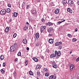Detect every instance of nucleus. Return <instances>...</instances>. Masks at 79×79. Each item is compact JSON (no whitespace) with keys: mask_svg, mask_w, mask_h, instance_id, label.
<instances>
[{"mask_svg":"<svg viewBox=\"0 0 79 79\" xmlns=\"http://www.w3.org/2000/svg\"><path fill=\"white\" fill-rule=\"evenodd\" d=\"M17 44L16 43H15L14 45L12 46L10 49V51L11 52H14L16 49Z\"/></svg>","mask_w":79,"mask_h":79,"instance_id":"obj_1","label":"nucleus"},{"mask_svg":"<svg viewBox=\"0 0 79 79\" xmlns=\"http://www.w3.org/2000/svg\"><path fill=\"white\" fill-rule=\"evenodd\" d=\"M46 27L45 26H41L40 28V31L41 33H42L43 31H44V29H45L46 28Z\"/></svg>","mask_w":79,"mask_h":79,"instance_id":"obj_2","label":"nucleus"},{"mask_svg":"<svg viewBox=\"0 0 79 79\" xmlns=\"http://www.w3.org/2000/svg\"><path fill=\"white\" fill-rule=\"evenodd\" d=\"M0 13L1 15H4L6 14V10L2 9L0 11Z\"/></svg>","mask_w":79,"mask_h":79,"instance_id":"obj_3","label":"nucleus"},{"mask_svg":"<svg viewBox=\"0 0 79 79\" xmlns=\"http://www.w3.org/2000/svg\"><path fill=\"white\" fill-rule=\"evenodd\" d=\"M68 2L70 5H74V2L73 0H69Z\"/></svg>","mask_w":79,"mask_h":79,"instance_id":"obj_4","label":"nucleus"},{"mask_svg":"<svg viewBox=\"0 0 79 79\" xmlns=\"http://www.w3.org/2000/svg\"><path fill=\"white\" fill-rule=\"evenodd\" d=\"M57 56H56V59H58V58H59V57L58 56H60V55H61V52L60 51H58L57 52Z\"/></svg>","mask_w":79,"mask_h":79,"instance_id":"obj_5","label":"nucleus"},{"mask_svg":"<svg viewBox=\"0 0 79 79\" xmlns=\"http://www.w3.org/2000/svg\"><path fill=\"white\" fill-rule=\"evenodd\" d=\"M10 28V27H7L4 30V31L6 32V33H8V31H9V29Z\"/></svg>","mask_w":79,"mask_h":79,"instance_id":"obj_6","label":"nucleus"},{"mask_svg":"<svg viewBox=\"0 0 79 79\" xmlns=\"http://www.w3.org/2000/svg\"><path fill=\"white\" fill-rule=\"evenodd\" d=\"M48 42L50 44H52L53 43V40L52 39H51L48 40Z\"/></svg>","mask_w":79,"mask_h":79,"instance_id":"obj_7","label":"nucleus"},{"mask_svg":"<svg viewBox=\"0 0 79 79\" xmlns=\"http://www.w3.org/2000/svg\"><path fill=\"white\" fill-rule=\"evenodd\" d=\"M31 12L32 14L34 15H35L37 13V11H36V10H31Z\"/></svg>","mask_w":79,"mask_h":79,"instance_id":"obj_8","label":"nucleus"},{"mask_svg":"<svg viewBox=\"0 0 79 79\" xmlns=\"http://www.w3.org/2000/svg\"><path fill=\"white\" fill-rule=\"evenodd\" d=\"M46 25L47 26H53V24L52 23L48 22L46 23Z\"/></svg>","mask_w":79,"mask_h":79,"instance_id":"obj_9","label":"nucleus"},{"mask_svg":"<svg viewBox=\"0 0 79 79\" xmlns=\"http://www.w3.org/2000/svg\"><path fill=\"white\" fill-rule=\"evenodd\" d=\"M67 11H69V13H73V10L71 9V8H69L67 9Z\"/></svg>","mask_w":79,"mask_h":79,"instance_id":"obj_10","label":"nucleus"},{"mask_svg":"<svg viewBox=\"0 0 79 79\" xmlns=\"http://www.w3.org/2000/svg\"><path fill=\"white\" fill-rule=\"evenodd\" d=\"M60 12V9H57L55 11V14H58Z\"/></svg>","mask_w":79,"mask_h":79,"instance_id":"obj_11","label":"nucleus"},{"mask_svg":"<svg viewBox=\"0 0 79 79\" xmlns=\"http://www.w3.org/2000/svg\"><path fill=\"white\" fill-rule=\"evenodd\" d=\"M74 66L73 64H72L70 65V69L71 71L73 70V68H74Z\"/></svg>","mask_w":79,"mask_h":79,"instance_id":"obj_12","label":"nucleus"},{"mask_svg":"<svg viewBox=\"0 0 79 79\" xmlns=\"http://www.w3.org/2000/svg\"><path fill=\"white\" fill-rule=\"evenodd\" d=\"M23 43L24 44H27V40L26 39H24L23 40Z\"/></svg>","mask_w":79,"mask_h":79,"instance_id":"obj_13","label":"nucleus"},{"mask_svg":"<svg viewBox=\"0 0 79 79\" xmlns=\"http://www.w3.org/2000/svg\"><path fill=\"white\" fill-rule=\"evenodd\" d=\"M33 60L35 62H37V61H38V59L36 57H33Z\"/></svg>","mask_w":79,"mask_h":79,"instance_id":"obj_14","label":"nucleus"},{"mask_svg":"<svg viewBox=\"0 0 79 79\" xmlns=\"http://www.w3.org/2000/svg\"><path fill=\"white\" fill-rule=\"evenodd\" d=\"M35 37L36 39H39V33H37L36 34Z\"/></svg>","mask_w":79,"mask_h":79,"instance_id":"obj_15","label":"nucleus"},{"mask_svg":"<svg viewBox=\"0 0 79 79\" xmlns=\"http://www.w3.org/2000/svg\"><path fill=\"white\" fill-rule=\"evenodd\" d=\"M56 56L55 54H51L50 56L51 58H53V57H56Z\"/></svg>","mask_w":79,"mask_h":79,"instance_id":"obj_16","label":"nucleus"},{"mask_svg":"<svg viewBox=\"0 0 79 79\" xmlns=\"http://www.w3.org/2000/svg\"><path fill=\"white\" fill-rule=\"evenodd\" d=\"M52 67L54 68H57V65H56V64L55 63L53 64H52Z\"/></svg>","mask_w":79,"mask_h":79,"instance_id":"obj_17","label":"nucleus"},{"mask_svg":"<svg viewBox=\"0 0 79 79\" xmlns=\"http://www.w3.org/2000/svg\"><path fill=\"white\" fill-rule=\"evenodd\" d=\"M62 3L63 5H65L67 3V1L66 0H63L62 1Z\"/></svg>","mask_w":79,"mask_h":79,"instance_id":"obj_18","label":"nucleus"},{"mask_svg":"<svg viewBox=\"0 0 79 79\" xmlns=\"http://www.w3.org/2000/svg\"><path fill=\"white\" fill-rule=\"evenodd\" d=\"M53 31V28L52 27H51L48 29V32H51V31Z\"/></svg>","mask_w":79,"mask_h":79,"instance_id":"obj_19","label":"nucleus"},{"mask_svg":"<svg viewBox=\"0 0 79 79\" xmlns=\"http://www.w3.org/2000/svg\"><path fill=\"white\" fill-rule=\"evenodd\" d=\"M13 15L14 17H17V16H18V13L14 12Z\"/></svg>","mask_w":79,"mask_h":79,"instance_id":"obj_20","label":"nucleus"},{"mask_svg":"<svg viewBox=\"0 0 79 79\" xmlns=\"http://www.w3.org/2000/svg\"><path fill=\"white\" fill-rule=\"evenodd\" d=\"M77 40L76 39V38H73L72 39V41L73 42H76Z\"/></svg>","mask_w":79,"mask_h":79,"instance_id":"obj_21","label":"nucleus"},{"mask_svg":"<svg viewBox=\"0 0 79 79\" xmlns=\"http://www.w3.org/2000/svg\"><path fill=\"white\" fill-rule=\"evenodd\" d=\"M29 74H30V75H31V76H33L34 75V73H32V71H30L29 72Z\"/></svg>","mask_w":79,"mask_h":79,"instance_id":"obj_22","label":"nucleus"},{"mask_svg":"<svg viewBox=\"0 0 79 79\" xmlns=\"http://www.w3.org/2000/svg\"><path fill=\"white\" fill-rule=\"evenodd\" d=\"M1 73L2 74H4V73H5V71L3 70V69H2L1 70Z\"/></svg>","mask_w":79,"mask_h":79,"instance_id":"obj_23","label":"nucleus"},{"mask_svg":"<svg viewBox=\"0 0 79 79\" xmlns=\"http://www.w3.org/2000/svg\"><path fill=\"white\" fill-rule=\"evenodd\" d=\"M11 11V10L10 9L8 8L7 9V13H10Z\"/></svg>","mask_w":79,"mask_h":79,"instance_id":"obj_24","label":"nucleus"},{"mask_svg":"<svg viewBox=\"0 0 79 79\" xmlns=\"http://www.w3.org/2000/svg\"><path fill=\"white\" fill-rule=\"evenodd\" d=\"M30 7V5H28L27 6L26 9L27 10H28L29 8V7Z\"/></svg>","mask_w":79,"mask_h":79,"instance_id":"obj_25","label":"nucleus"},{"mask_svg":"<svg viewBox=\"0 0 79 79\" xmlns=\"http://www.w3.org/2000/svg\"><path fill=\"white\" fill-rule=\"evenodd\" d=\"M17 35V34H16V33H14L13 35V38H15V37H16Z\"/></svg>","mask_w":79,"mask_h":79,"instance_id":"obj_26","label":"nucleus"},{"mask_svg":"<svg viewBox=\"0 0 79 79\" xmlns=\"http://www.w3.org/2000/svg\"><path fill=\"white\" fill-rule=\"evenodd\" d=\"M0 58L1 60H3L4 59V56L3 55H1L0 56Z\"/></svg>","mask_w":79,"mask_h":79,"instance_id":"obj_27","label":"nucleus"},{"mask_svg":"<svg viewBox=\"0 0 79 79\" xmlns=\"http://www.w3.org/2000/svg\"><path fill=\"white\" fill-rule=\"evenodd\" d=\"M45 76H46V77H48V76L49 75V73H46L45 74Z\"/></svg>","mask_w":79,"mask_h":79,"instance_id":"obj_28","label":"nucleus"},{"mask_svg":"<svg viewBox=\"0 0 79 79\" xmlns=\"http://www.w3.org/2000/svg\"><path fill=\"white\" fill-rule=\"evenodd\" d=\"M37 75L38 76H40V72L39 71L37 72Z\"/></svg>","mask_w":79,"mask_h":79,"instance_id":"obj_29","label":"nucleus"},{"mask_svg":"<svg viewBox=\"0 0 79 79\" xmlns=\"http://www.w3.org/2000/svg\"><path fill=\"white\" fill-rule=\"evenodd\" d=\"M18 56H20L21 55V52H19L17 54Z\"/></svg>","mask_w":79,"mask_h":79,"instance_id":"obj_30","label":"nucleus"},{"mask_svg":"<svg viewBox=\"0 0 79 79\" xmlns=\"http://www.w3.org/2000/svg\"><path fill=\"white\" fill-rule=\"evenodd\" d=\"M27 26H25L23 28L24 30H27Z\"/></svg>","mask_w":79,"mask_h":79,"instance_id":"obj_31","label":"nucleus"},{"mask_svg":"<svg viewBox=\"0 0 79 79\" xmlns=\"http://www.w3.org/2000/svg\"><path fill=\"white\" fill-rule=\"evenodd\" d=\"M28 63V60H26V61L25 62V64H26L25 66H26L27 64Z\"/></svg>","mask_w":79,"mask_h":79,"instance_id":"obj_32","label":"nucleus"},{"mask_svg":"<svg viewBox=\"0 0 79 79\" xmlns=\"http://www.w3.org/2000/svg\"><path fill=\"white\" fill-rule=\"evenodd\" d=\"M25 5H26V4H25V3L23 2V3L22 4V7L23 8V6H24Z\"/></svg>","mask_w":79,"mask_h":79,"instance_id":"obj_33","label":"nucleus"},{"mask_svg":"<svg viewBox=\"0 0 79 79\" xmlns=\"http://www.w3.org/2000/svg\"><path fill=\"white\" fill-rule=\"evenodd\" d=\"M49 79H53V75H51V76H50Z\"/></svg>","mask_w":79,"mask_h":79,"instance_id":"obj_34","label":"nucleus"},{"mask_svg":"<svg viewBox=\"0 0 79 79\" xmlns=\"http://www.w3.org/2000/svg\"><path fill=\"white\" fill-rule=\"evenodd\" d=\"M7 6L8 7H11V4L10 3H7Z\"/></svg>","mask_w":79,"mask_h":79,"instance_id":"obj_35","label":"nucleus"},{"mask_svg":"<svg viewBox=\"0 0 79 79\" xmlns=\"http://www.w3.org/2000/svg\"><path fill=\"white\" fill-rule=\"evenodd\" d=\"M43 69L44 70V71L47 72L48 71V69H47L46 68H44Z\"/></svg>","mask_w":79,"mask_h":79,"instance_id":"obj_36","label":"nucleus"},{"mask_svg":"<svg viewBox=\"0 0 79 79\" xmlns=\"http://www.w3.org/2000/svg\"><path fill=\"white\" fill-rule=\"evenodd\" d=\"M41 22H42V23H44V22H45V20L44 19L42 18L41 19Z\"/></svg>","mask_w":79,"mask_h":79,"instance_id":"obj_37","label":"nucleus"},{"mask_svg":"<svg viewBox=\"0 0 79 79\" xmlns=\"http://www.w3.org/2000/svg\"><path fill=\"white\" fill-rule=\"evenodd\" d=\"M29 26H30L29 27L30 29H31V30H32V31H33V29L32 28V27L30 25H29Z\"/></svg>","mask_w":79,"mask_h":79,"instance_id":"obj_38","label":"nucleus"},{"mask_svg":"<svg viewBox=\"0 0 79 79\" xmlns=\"http://www.w3.org/2000/svg\"><path fill=\"white\" fill-rule=\"evenodd\" d=\"M55 55L56 56L57 55V54H58V52H57V51H55Z\"/></svg>","mask_w":79,"mask_h":79,"instance_id":"obj_39","label":"nucleus"},{"mask_svg":"<svg viewBox=\"0 0 79 79\" xmlns=\"http://www.w3.org/2000/svg\"><path fill=\"white\" fill-rule=\"evenodd\" d=\"M58 44H59V45H61V44H62V42L61 41L60 42H58Z\"/></svg>","mask_w":79,"mask_h":79,"instance_id":"obj_40","label":"nucleus"},{"mask_svg":"<svg viewBox=\"0 0 79 79\" xmlns=\"http://www.w3.org/2000/svg\"><path fill=\"white\" fill-rule=\"evenodd\" d=\"M55 45H56V46H58L59 45L58 44V42H56L55 44Z\"/></svg>","mask_w":79,"mask_h":79,"instance_id":"obj_41","label":"nucleus"},{"mask_svg":"<svg viewBox=\"0 0 79 79\" xmlns=\"http://www.w3.org/2000/svg\"><path fill=\"white\" fill-rule=\"evenodd\" d=\"M68 35L69 37H72V35L70 34H68Z\"/></svg>","mask_w":79,"mask_h":79,"instance_id":"obj_42","label":"nucleus"},{"mask_svg":"<svg viewBox=\"0 0 79 79\" xmlns=\"http://www.w3.org/2000/svg\"><path fill=\"white\" fill-rule=\"evenodd\" d=\"M2 65L3 67H5V66H6V64H5V63H3Z\"/></svg>","mask_w":79,"mask_h":79,"instance_id":"obj_43","label":"nucleus"},{"mask_svg":"<svg viewBox=\"0 0 79 79\" xmlns=\"http://www.w3.org/2000/svg\"><path fill=\"white\" fill-rule=\"evenodd\" d=\"M61 48H62V47H61V46H60L59 47V49L60 50H61Z\"/></svg>","mask_w":79,"mask_h":79,"instance_id":"obj_44","label":"nucleus"},{"mask_svg":"<svg viewBox=\"0 0 79 79\" xmlns=\"http://www.w3.org/2000/svg\"><path fill=\"white\" fill-rule=\"evenodd\" d=\"M63 21H58V23L59 24H60V23H61Z\"/></svg>","mask_w":79,"mask_h":79,"instance_id":"obj_45","label":"nucleus"},{"mask_svg":"<svg viewBox=\"0 0 79 79\" xmlns=\"http://www.w3.org/2000/svg\"><path fill=\"white\" fill-rule=\"evenodd\" d=\"M79 61V57H78L76 59V61Z\"/></svg>","mask_w":79,"mask_h":79,"instance_id":"obj_46","label":"nucleus"},{"mask_svg":"<svg viewBox=\"0 0 79 79\" xmlns=\"http://www.w3.org/2000/svg\"><path fill=\"white\" fill-rule=\"evenodd\" d=\"M53 78L54 79H56V76H53Z\"/></svg>","mask_w":79,"mask_h":79,"instance_id":"obj_47","label":"nucleus"},{"mask_svg":"<svg viewBox=\"0 0 79 79\" xmlns=\"http://www.w3.org/2000/svg\"><path fill=\"white\" fill-rule=\"evenodd\" d=\"M37 66H38V69H39L40 68H41V67L39 65H37Z\"/></svg>","mask_w":79,"mask_h":79,"instance_id":"obj_48","label":"nucleus"},{"mask_svg":"<svg viewBox=\"0 0 79 79\" xmlns=\"http://www.w3.org/2000/svg\"><path fill=\"white\" fill-rule=\"evenodd\" d=\"M39 43H36V46L37 47L39 46Z\"/></svg>","mask_w":79,"mask_h":79,"instance_id":"obj_49","label":"nucleus"},{"mask_svg":"<svg viewBox=\"0 0 79 79\" xmlns=\"http://www.w3.org/2000/svg\"><path fill=\"white\" fill-rule=\"evenodd\" d=\"M75 31H76V32L77 31V28H76L75 29Z\"/></svg>","mask_w":79,"mask_h":79,"instance_id":"obj_50","label":"nucleus"},{"mask_svg":"<svg viewBox=\"0 0 79 79\" xmlns=\"http://www.w3.org/2000/svg\"><path fill=\"white\" fill-rule=\"evenodd\" d=\"M18 61V58H16L15 59V61Z\"/></svg>","mask_w":79,"mask_h":79,"instance_id":"obj_51","label":"nucleus"},{"mask_svg":"<svg viewBox=\"0 0 79 79\" xmlns=\"http://www.w3.org/2000/svg\"><path fill=\"white\" fill-rule=\"evenodd\" d=\"M27 50H29V48L28 47H27Z\"/></svg>","mask_w":79,"mask_h":79,"instance_id":"obj_52","label":"nucleus"},{"mask_svg":"<svg viewBox=\"0 0 79 79\" xmlns=\"http://www.w3.org/2000/svg\"><path fill=\"white\" fill-rule=\"evenodd\" d=\"M36 69H39V68L38 67V66H37V65L36 66Z\"/></svg>","mask_w":79,"mask_h":79,"instance_id":"obj_53","label":"nucleus"},{"mask_svg":"<svg viewBox=\"0 0 79 79\" xmlns=\"http://www.w3.org/2000/svg\"><path fill=\"white\" fill-rule=\"evenodd\" d=\"M14 74L15 75V76H16V73L15 72L14 73Z\"/></svg>","mask_w":79,"mask_h":79,"instance_id":"obj_54","label":"nucleus"},{"mask_svg":"<svg viewBox=\"0 0 79 79\" xmlns=\"http://www.w3.org/2000/svg\"><path fill=\"white\" fill-rule=\"evenodd\" d=\"M37 1L38 2H40V0H37Z\"/></svg>","mask_w":79,"mask_h":79,"instance_id":"obj_55","label":"nucleus"},{"mask_svg":"<svg viewBox=\"0 0 79 79\" xmlns=\"http://www.w3.org/2000/svg\"><path fill=\"white\" fill-rule=\"evenodd\" d=\"M11 21H12V19H10V22H11Z\"/></svg>","mask_w":79,"mask_h":79,"instance_id":"obj_56","label":"nucleus"},{"mask_svg":"<svg viewBox=\"0 0 79 79\" xmlns=\"http://www.w3.org/2000/svg\"><path fill=\"white\" fill-rule=\"evenodd\" d=\"M78 5H79V1H78L77 2Z\"/></svg>","mask_w":79,"mask_h":79,"instance_id":"obj_57","label":"nucleus"},{"mask_svg":"<svg viewBox=\"0 0 79 79\" xmlns=\"http://www.w3.org/2000/svg\"><path fill=\"white\" fill-rule=\"evenodd\" d=\"M26 23L28 25H29V23L28 22H27Z\"/></svg>","mask_w":79,"mask_h":79,"instance_id":"obj_58","label":"nucleus"},{"mask_svg":"<svg viewBox=\"0 0 79 79\" xmlns=\"http://www.w3.org/2000/svg\"><path fill=\"white\" fill-rule=\"evenodd\" d=\"M41 58H42V59H43V58H44V57H43V56H41Z\"/></svg>","mask_w":79,"mask_h":79,"instance_id":"obj_59","label":"nucleus"},{"mask_svg":"<svg viewBox=\"0 0 79 79\" xmlns=\"http://www.w3.org/2000/svg\"><path fill=\"white\" fill-rule=\"evenodd\" d=\"M62 21V22H64V21H65V20H63V21Z\"/></svg>","mask_w":79,"mask_h":79,"instance_id":"obj_60","label":"nucleus"},{"mask_svg":"<svg viewBox=\"0 0 79 79\" xmlns=\"http://www.w3.org/2000/svg\"><path fill=\"white\" fill-rule=\"evenodd\" d=\"M72 53V52H70V54H71V53Z\"/></svg>","mask_w":79,"mask_h":79,"instance_id":"obj_61","label":"nucleus"},{"mask_svg":"<svg viewBox=\"0 0 79 79\" xmlns=\"http://www.w3.org/2000/svg\"><path fill=\"white\" fill-rule=\"evenodd\" d=\"M52 34H50V35L51 36H52Z\"/></svg>","mask_w":79,"mask_h":79,"instance_id":"obj_62","label":"nucleus"},{"mask_svg":"<svg viewBox=\"0 0 79 79\" xmlns=\"http://www.w3.org/2000/svg\"><path fill=\"white\" fill-rule=\"evenodd\" d=\"M58 71V70H56V71Z\"/></svg>","mask_w":79,"mask_h":79,"instance_id":"obj_63","label":"nucleus"},{"mask_svg":"<svg viewBox=\"0 0 79 79\" xmlns=\"http://www.w3.org/2000/svg\"><path fill=\"white\" fill-rule=\"evenodd\" d=\"M50 34H49V35L50 36Z\"/></svg>","mask_w":79,"mask_h":79,"instance_id":"obj_64","label":"nucleus"}]
</instances>
